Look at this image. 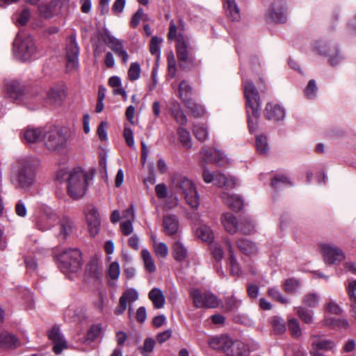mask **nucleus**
<instances>
[{"instance_id": "473e14b6", "label": "nucleus", "mask_w": 356, "mask_h": 356, "mask_svg": "<svg viewBox=\"0 0 356 356\" xmlns=\"http://www.w3.org/2000/svg\"><path fill=\"white\" fill-rule=\"evenodd\" d=\"M224 6L226 9L227 16L232 21H238L240 19L239 9L234 0H223Z\"/></svg>"}, {"instance_id": "e433bc0d", "label": "nucleus", "mask_w": 356, "mask_h": 356, "mask_svg": "<svg viewBox=\"0 0 356 356\" xmlns=\"http://www.w3.org/2000/svg\"><path fill=\"white\" fill-rule=\"evenodd\" d=\"M179 140L186 149L192 147V141L190 133L188 130L183 127H179L177 130Z\"/></svg>"}, {"instance_id": "5701e85b", "label": "nucleus", "mask_w": 356, "mask_h": 356, "mask_svg": "<svg viewBox=\"0 0 356 356\" xmlns=\"http://www.w3.org/2000/svg\"><path fill=\"white\" fill-rule=\"evenodd\" d=\"M264 115L268 120H281L285 115L284 110L279 105L267 104Z\"/></svg>"}, {"instance_id": "4468645a", "label": "nucleus", "mask_w": 356, "mask_h": 356, "mask_svg": "<svg viewBox=\"0 0 356 356\" xmlns=\"http://www.w3.org/2000/svg\"><path fill=\"white\" fill-rule=\"evenodd\" d=\"M104 42L112 49V51L122 59L124 63H127L129 60V55L124 47L122 40L111 35H106L104 38Z\"/></svg>"}, {"instance_id": "b1692460", "label": "nucleus", "mask_w": 356, "mask_h": 356, "mask_svg": "<svg viewBox=\"0 0 356 356\" xmlns=\"http://www.w3.org/2000/svg\"><path fill=\"white\" fill-rule=\"evenodd\" d=\"M19 339L7 331L0 332V347L2 348H16L19 346Z\"/></svg>"}, {"instance_id": "a878e982", "label": "nucleus", "mask_w": 356, "mask_h": 356, "mask_svg": "<svg viewBox=\"0 0 356 356\" xmlns=\"http://www.w3.org/2000/svg\"><path fill=\"white\" fill-rule=\"evenodd\" d=\"M148 298L152 301L154 308L161 309L163 307L165 298L159 288L154 287L148 293Z\"/></svg>"}, {"instance_id": "c9c22d12", "label": "nucleus", "mask_w": 356, "mask_h": 356, "mask_svg": "<svg viewBox=\"0 0 356 356\" xmlns=\"http://www.w3.org/2000/svg\"><path fill=\"white\" fill-rule=\"evenodd\" d=\"M321 297L317 293L310 292L305 294L302 298V304L307 307H316L320 302Z\"/></svg>"}, {"instance_id": "f3484780", "label": "nucleus", "mask_w": 356, "mask_h": 356, "mask_svg": "<svg viewBox=\"0 0 356 356\" xmlns=\"http://www.w3.org/2000/svg\"><path fill=\"white\" fill-rule=\"evenodd\" d=\"M286 4L284 1L275 2L270 10L269 17L273 22L284 23L286 22Z\"/></svg>"}, {"instance_id": "49530a36", "label": "nucleus", "mask_w": 356, "mask_h": 356, "mask_svg": "<svg viewBox=\"0 0 356 356\" xmlns=\"http://www.w3.org/2000/svg\"><path fill=\"white\" fill-rule=\"evenodd\" d=\"M120 298L122 300H124L127 305V302L129 303V312L130 313L131 311V303L138 300V293L136 290L130 289L124 291Z\"/></svg>"}, {"instance_id": "37998d69", "label": "nucleus", "mask_w": 356, "mask_h": 356, "mask_svg": "<svg viewBox=\"0 0 356 356\" xmlns=\"http://www.w3.org/2000/svg\"><path fill=\"white\" fill-rule=\"evenodd\" d=\"M240 300L235 296H232L225 298L222 304V308L226 312H232L238 309L240 305Z\"/></svg>"}, {"instance_id": "1a4fd4ad", "label": "nucleus", "mask_w": 356, "mask_h": 356, "mask_svg": "<svg viewBox=\"0 0 356 356\" xmlns=\"http://www.w3.org/2000/svg\"><path fill=\"white\" fill-rule=\"evenodd\" d=\"M190 295L196 308H216L219 305L217 296L211 292H202L199 289H193Z\"/></svg>"}, {"instance_id": "0e129e2a", "label": "nucleus", "mask_w": 356, "mask_h": 356, "mask_svg": "<svg viewBox=\"0 0 356 356\" xmlns=\"http://www.w3.org/2000/svg\"><path fill=\"white\" fill-rule=\"evenodd\" d=\"M101 327L98 325H93L90 327V330L87 333V340L92 341L95 340L100 334Z\"/></svg>"}, {"instance_id": "864d4df0", "label": "nucleus", "mask_w": 356, "mask_h": 356, "mask_svg": "<svg viewBox=\"0 0 356 356\" xmlns=\"http://www.w3.org/2000/svg\"><path fill=\"white\" fill-rule=\"evenodd\" d=\"M154 251L158 257L165 258L168 254V248L163 242H154L153 244Z\"/></svg>"}, {"instance_id": "58836bf2", "label": "nucleus", "mask_w": 356, "mask_h": 356, "mask_svg": "<svg viewBox=\"0 0 356 356\" xmlns=\"http://www.w3.org/2000/svg\"><path fill=\"white\" fill-rule=\"evenodd\" d=\"M191 92L192 88L189 83L185 80L181 81L179 85L178 90V96L181 101L184 102V100L190 99Z\"/></svg>"}, {"instance_id": "bb28decb", "label": "nucleus", "mask_w": 356, "mask_h": 356, "mask_svg": "<svg viewBox=\"0 0 356 356\" xmlns=\"http://www.w3.org/2000/svg\"><path fill=\"white\" fill-rule=\"evenodd\" d=\"M222 223L225 230L232 234L239 229L236 218L232 213H225L222 216Z\"/></svg>"}, {"instance_id": "7c9ffc66", "label": "nucleus", "mask_w": 356, "mask_h": 356, "mask_svg": "<svg viewBox=\"0 0 356 356\" xmlns=\"http://www.w3.org/2000/svg\"><path fill=\"white\" fill-rule=\"evenodd\" d=\"M237 247L241 252L247 255L254 254L258 251L257 245L247 239H240L237 241Z\"/></svg>"}, {"instance_id": "a19ab883", "label": "nucleus", "mask_w": 356, "mask_h": 356, "mask_svg": "<svg viewBox=\"0 0 356 356\" xmlns=\"http://www.w3.org/2000/svg\"><path fill=\"white\" fill-rule=\"evenodd\" d=\"M193 132L195 137L201 142L205 141L208 138L207 128L202 124H195Z\"/></svg>"}, {"instance_id": "bf43d9fd", "label": "nucleus", "mask_w": 356, "mask_h": 356, "mask_svg": "<svg viewBox=\"0 0 356 356\" xmlns=\"http://www.w3.org/2000/svg\"><path fill=\"white\" fill-rule=\"evenodd\" d=\"M268 295L273 299L277 300L282 304L288 303V299L283 297L279 290L275 287L268 289Z\"/></svg>"}, {"instance_id": "79ce46f5", "label": "nucleus", "mask_w": 356, "mask_h": 356, "mask_svg": "<svg viewBox=\"0 0 356 356\" xmlns=\"http://www.w3.org/2000/svg\"><path fill=\"white\" fill-rule=\"evenodd\" d=\"M141 256L144 261L145 269L149 273L154 272L156 266L150 252L147 250L144 249L141 251Z\"/></svg>"}, {"instance_id": "ea45409f", "label": "nucleus", "mask_w": 356, "mask_h": 356, "mask_svg": "<svg viewBox=\"0 0 356 356\" xmlns=\"http://www.w3.org/2000/svg\"><path fill=\"white\" fill-rule=\"evenodd\" d=\"M199 238L205 242H211L213 238V234L211 228L207 225L200 226L196 231Z\"/></svg>"}, {"instance_id": "9b49d317", "label": "nucleus", "mask_w": 356, "mask_h": 356, "mask_svg": "<svg viewBox=\"0 0 356 356\" xmlns=\"http://www.w3.org/2000/svg\"><path fill=\"white\" fill-rule=\"evenodd\" d=\"M202 177L206 183L214 182L216 185L220 187L232 188L236 185V180L235 178L231 177H227L224 174L220 172L212 173L207 169L204 168L202 172Z\"/></svg>"}, {"instance_id": "3c124183", "label": "nucleus", "mask_w": 356, "mask_h": 356, "mask_svg": "<svg viewBox=\"0 0 356 356\" xmlns=\"http://www.w3.org/2000/svg\"><path fill=\"white\" fill-rule=\"evenodd\" d=\"M300 286L301 283L299 280L294 278H289L285 280L284 289L288 293H294Z\"/></svg>"}, {"instance_id": "5fc2aeb1", "label": "nucleus", "mask_w": 356, "mask_h": 356, "mask_svg": "<svg viewBox=\"0 0 356 356\" xmlns=\"http://www.w3.org/2000/svg\"><path fill=\"white\" fill-rule=\"evenodd\" d=\"M256 147L257 151L260 154H265L266 153H267L268 150V145L266 136L262 135L257 136Z\"/></svg>"}, {"instance_id": "72a5a7b5", "label": "nucleus", "mask_w": 356, "mask_h": 356, "mask_svg": "<svg viewBox=\"0 0 356 356\" xmlns=\"http://www.w3.org/2000/svg\"><path fill=\"white\" fill-rule=\"evenodd\" d=\"M183 103L194 117L200 118L204 115V109L203 106L195 102L191 98L184 100Z\"/></svg>"}, {"instance_id": "6e6552de", "label": "nucleus", "mask_w": 356, "mask_h": 356, "mask_svg": "<svg viewBox=\"0 0 356 356\" xmlns=\"http://www.w3.org/2000/svg\"><path fill=\"white\" fill-rule=\"evenodd\" d=\"M43 140L46 147L53 152L60 151L67 147V140L61 129L54 127L45 131Z\"/></svg>"}, {"instance_id": "9d476101", "label": "nucleus", "mask_w": 356, "mask_h": 356, "mask_svg": "<svg viewBox=\"0 0 356 356\" xmlns=\"http://www.w3.org/2000/svg\"><path fill=\"white\" fill-rule=\"evenodd\" d=\"M320 250L326 264L338 265L345 259V254L338 246L323 243L320 245Z\"/></svg>"}, {"instance_id": "6e6d98bb", "label": "nucleus", "mask_w": 356, "mask_h": 356, "mask_svg": "<svg viewBox=\"0 0 356 356\" xmlns=\"http://www.w3.org/2000/svg\"><path fill=\"white\" fill-rule=\"evenodd\" d=\"M162 42V40L159 38L158 37L154 36L152 38L150 44H149V51L152 54L155 55L157 59L159 58L161 51H160V43Z\"/></svg>"}, {"instance_id": "c756f323", "label": "nucleus", "mask_w": 356, "mask_h": 356, "mask_svg": "<svg viewBox=\"0 0 356 356\" xmlns=\"http://www.w3.org/2000/svg\"><path fill=\"white\" fill-rule=\"evenodd\" d=\"M172 250L173 257L177 261L181 262L188 257L187 248L179 241H177L174 243Z\"/></svg>"}, {"instance_id": "de8ad7c7", "label": "nucleus", "mask_w": 356, "mask_h": 356, "mask_svg": "<svg viewBox=\"0 0 356 356\" xmlns=\"http://www.w3.org/2000/svg\"><path fill=\"white\" fill-rule=\"evenodd\" d=\"M56 1H51L48 4H42L39 7L40 14L45 18L51 17L56 13Z\"/></svg>"}, {"instance_id": "dca6fc26", "label": "nucleus", "mask_w": 356, "mask_h": 356, "mask_svg": "<svg viewBox=\"0 0 356 356\" xmlns=\"http://www.w3.org/2000/svg\"><path fill=\"white\" fill-rule=\"evenodd\" d=\"M48 336L54 344L53 350L56 355L60 354L63 350L67 348V342L61 335L58 326H54L49 331Z\"/></svg>"}, {"instance_id": "4be33fe9", "label": "nucleus", "mask_w": 356, "mask_h": 356, "mask_svg": "<svg viewBox=\"0 0 356 356\" xmlns=\"http://www.w3.org/2000/svg\"><path fill=\"white\" fill-rule=\"evenodd\" d=\"M57 220V216L51 212H45L36 221V227L41 231L49 229Z\"/></svg>"}, {"instance_id": "c85d7f7f", "label": "nucleus", "mask_w": 356, "mask_h": 356, "mask_svg": "<svg viewBox=\"0 0 356 356\" xmlns=\"http://www.w3.org/2000/svg\"><path fill=\"white\" fill-rule=\"evenodd\" d=\"M312 345L316 350H332L335 346L334 341L328 339H321L318 336L312 337Z\"/></svg>"}, {"instance_id": "774afa93", "label": "nucleus", "mask_w": 356, "mask_h": 356, "mask_svg": "<svg viewBox=\"0 0 356 356\" xmlns=\"http://www.w3.org/2000/svg\"><path fill=\"white\" fill-rule=\"evenodd\" d=\"M328 57L330 58L329 62L332 66L337 65L341 60V57L339 55V51L337 47H333L332 49V52L328 56Z\"/></svg>"}, {"instance_id": "4d7b16f0", "label": "nucleus", "mask_w": 356, "mask_h": 356, "mask_svg": "<svg viewBox=\"0 0 356 356\" xmlns=\"http://www.w3.org/2000/svg\"><path fill=\"white\" fill-rule=\"evenodd\" d=\"M155 340L152 338H147L145 339L143 346L138 348V350L142 355L152 353L155 346Z\"/></svg>"}, {"instance_id": "ddd939ff", "label": "nucleus", "mask_w": 356, "mask_h": 356, "mask_svg": "<svg viewBox=\"0 0 356 356\" xmlns=\"http://www.w3.org/2000/svg\"><path fill=\"white\" fill-rule=\"evenodd\" d=\"M79 49L75 38L72 37L66 47V67L69 70H76L79 66Z\"/></svg>"}, {"instance_id": "412c9836", "label": "nucleus", "mask_w": 356, "mask_h": 356, "mask_svg": "<svg viewBox=\"0 0 356 356\" xmlns=\"http://www.w3.org/2000/svg\"><path fill=\"white\" fill-rule=\"evenodd\" d=\"M44 133L41 128H27L22 132V138L25 143H34L43 139Z\"/></svg>"}, {"instance_id": "603ef678", "label": "nucleus", "mask_w": 356, "mask_h": 356, "mask_svg": "<svg viewBox=\"0 0 356 356\" xmlns=\"http://www.w3.org/2000/svg\"><path fill=\"white\" fill-rule=\"evenodd\" d=\"M288 328L292 335L295 338H298L302 334V330L299 321L296 318H291L288 321Z\"/></svg>"}, {"instance_id": "69168bd1", "label": "nucleus", "mask_w": 356, "mask_h": 356, "mask_svg": "<svg viewBox=\"0 0 356 356\" xmlns=\"http://www.w3.org/2000/svg\"><path fill=\"white\" fill-rule=\"evenodd\" d=\"M144 15V11L143 8H139L136 11V13L132 16L130 26L133 28H136L139 24L140 20L142 19Z\"/></svg>"}, {"instance_id": "6ab92c4d", "label": "nucleus", "mask_w": 356, "mask_h": 356, "mask_svg": "<svg viewBox=\"0 0 356 356\" xmlns=\"http://www.w3.org/2000/svg\"><path fill=\"white\" fill-rule=\"evenodd\" d=\"M201 156L206 163H213L218 165H223L228 162L223 152L218 149H212L210 151L202 149Z\"/></svg>"}, {"instance_id": "052dcab7", "label": "nucleus", "mask_w": 356, "mask_h": 356, "mask_svg": "<svg viewBox=\"0 0 356 356\" xmlns=\"http://www.w3.org/2000/svg\"><path fill=\"white\" fill-rule=\"evenodd\" d=\"M316 92L317 86L316 81L314 79H311L305 90V94L309 99H313L316 97Z\"/></svg>"}, {"instance_id": "338daca9", "label": "nucleus", "mask_w": 356, "mask_h": 356, "mask_svg": "<svg viewBox=\"0 0 356 356\" xmlns=\"http://www.w3.org/2000/svg\"><path fill=\"white\" fill-rule=\"evenodd\" d=\"M120 229L123 234L126 236L130 235L133 232L132 221L129 219L122 222L120 223Z\"/></svg>"}, {"instance_id": "cd10ccee", "label": "nucleus", "mask_w": 356, "mask_h": 356, "mask_svg": "<svg viewBox=\"0 0 356 356\" xmlns=\"http://www.w3.org/2000/svg\"><path fill=\"white\" fill-rule=\"evenodd\" d=\"M225 244L229 252L230 272L233 275H239L241 274V268L234 257L231 241L228 238H226L225 240Z\"/></svg>"}, {"instance_id": "393cba45", "label": "nucleus", "mask_w": 356, "mask_h": 356, "mask_svg": "<svg viewBox=\"0 0 356 356\" xmlns=\"http://www.w3.org/2000/svg\"><path fill=\"white\" fill-rule=\"evenodd\" d=\"M225 204L234 211H240L243 207V200L238 195L223 193L221 195Z\"/></svg>"}, {"instance_id": "13d9d810", "label": "nucleus", "mask_w": 356, "mask_h": 356, "mask_svg": "<svg viewBox=\"0 0 356 356\" xmlns=\"http://www.w3.org/2000/svg\"><path fill=\"white\" fill-rule=\"evenodd\" d=\"M140 75V66L138 63H132L128 70V76L131 81H136Z\"/></svg>"}, {"instance_id": "2eb2a0df", "label": "nucleus", "mask_w": 356, "mask_h": 356, "mask_svg": "<svg viewBox=\"0 0 356 356\" xmlns=\"http://www.w3.org/2000/svg\"><path fill=\"white\" fill-rule=\"evenodd\" d=\"M177 57L181 67L186 63L193 61L192 56L189 55L188 42L183 35L179 34L177 42Z\"/></svg>"}, {"instance_id": "8fccbe9b", "label": "nucleus", "mask_w": 356, "mask_h": 356, "mask_svg": "<svg viewBox=\"0 0 356 356\" xmlns=\"http://www.w3.org/2000/svg\"><path fill=\"white\" fill-rule=\"evenodd\" d=\"M254 224L248 218H243L239 225V229L243 234H252L254 232Z\"/></svg>"}, {"instance_id": "f257e3e1", "label": "nucleus", "mask_w": 356, "mask_h": 356, "mask_svg": "<svg viewBox=\"0 0 356 356\" xmlns=\"http://www.w3.org/2000/svg\"><path fill=\"white\" fill-rule=\"evenodd\" d=\"M56 179L66 181L68 195L77 200L84 196L92 177L81 169H75L72 171L59 170Z\"/></svg>"}, {"instance_id": "20e7f679", "label": "nucleus", "mask_w": 356, "mask_h": 356, "mask_svg": "<svg viewBox=\"0 0 356 356\" xmlns=\"http://www.w3.org/2000/svg\"><path fill=\"white\" fill-rule=\"evenodd\" d=\"M173 184L181 193L186 202L194 209L200 204V197L193 182L186 177L177 176L174 178Z\"/></svg>"}, {"instance_id": "423d86ee", "label": "nucleus", "mask_w": 356, "mask_h": 356, "mask_svg": "<svg viewBox=\"0 0 356 356\" xmlns=\"http://www.w3.org/2000/svg\"><path fill=\"white\" fill-rule=\"evenodd\" d=\"M37 47L31 36L17 35L13 42V52L15 56L23 61L29 60L37 56Z\"/></svg>"}, {"instance_id": "680f3d73", "label": "nucleus", "mask_w": 356, "mask_h": 356, "mask_svg": "<svg viewBox=\"0 0 356 356\" xmlns=\"http://www.w3.org/2000/svg\"><path fill=\"white\" fill-rule=\"evenodd\" d=\"M120 275V265L118 262H112L108 269V276L113 280H118Z\"/></svg>"}, {"instance_id": "a211bd4d", "label": "nucleus", "mask_w": 356, "mask_h": 356, "mask_svg": "<svg viewBox=\"0 0 356 356\" xmlns=\"http://www.w3.org/2000/svg\"><path fill=\"white\" fill-rule=\"evenodd\" d=\"M5 90L11 98L20 99L24 95L25 86L17 80H6Z\"/></svg>"}, {"instance_id": "aec40b11", "label": "nucleus", "mask_w": 356, "mask_h": 356, "mask_svg": "<svg viewBox=\"0 0 356 356\" xmlns=\"http://www.w3.org/2000/svg\"><path fill=\"white\" fill-rule=\"evenodd\" d=\"M163 231L170 236L176 235L178 233L179 223L178 218L175 215H165L163 219Z\"/></svg>"}, {"instance_id": "4c0bfd02", "label": "nucleus", "mask_w": 356, "mask_h": 356, "mask_svg": "<svg viewBox=\"0 0 356 356\" xmlns=\"http://www.w3.org/2000/svg\"><path fill=\"white\" fill-rule=\"evenodd\" d=\"M86 273L92 277L99 279L102 277V270L99 266V263L97 259L91 260L86 268Z\"/></svg>"}, {"instance_id": "e2e57ef3", "label": "nucleus", "mask_w": 356, "mask_h": 356, "mask_svg": "<svg viewBox=\"0 0 356 356\" xmlns=\"http://www.w3.org/2000/svg\"><path fill=\"white\" fill-rule=\"evenodd\" d=\"M282 184L291 185V181L285 176L275 177L272 179L271 186L274 188H279Z\"/></svg>"}, {"instance_id": "a18cd8bd", "label": "nucleus", "mask_w": 356, "mask_h": 356, "mask_svg": "<svg viewBox=\"0 0 356 356\" xmlns=\"http://www.w3.org/2000/svg\"><path fill=\"white\" fill-rule=\"evenodd\" d=\"M336 47L331 46L329 42L325 41H318L314 47L316 51L322 56H328L332 52V49Z\"/></svg>"}, {"instance_id": "2f4dec72", "label": "nucleus", "mask_w": 356, "mask_h": 356, "mask_svg": "<svg viewBox=\"0 0 356 356\" xmlns=\"http://www.w3.org/2000/svg\"><path fill=\"white\" fill-rule=\"evenodd\" d=\"M65 91L60 88H52L49 90L47 93V98L49 102L54 105H60L64 97H65Z\"/></svg>"}, {"instance_id": "09e8293b", "label": "nucleus", "mask_w": 356, "mask_h": 356, "mask_svg": "<svg viewBox=\"0 0 356 356\" xmlns=\"http://www.w3.org/2000/svg\"><path fill=\"white\" fill-rule=\"evenodd\" d=\"M297 314L302 321L307 324H312L314 321L313 312L305 307H298L296 308Z\"/></svg>"}, {"instance_id": "f03ea898", "label": "nucleus", "mask_w": 356, "mask_h": 356, "mask_svg": "<svg viewBox=\"0 0 356 356\" xmlns=\"http://www.w3.org/2000/svg\"><path fill=\"white\" fill-rule=\"evenodd\" d=\"M35 162L29 159H18L15 163L11 174V181L17 188L26 189L35 181Z\"/></svg>"}, {"instance_id": "f704fd0d", "label": "nucleus", "mask_w": 356, "mask_h": 356, "mask_svg": "<svg viewBox=\"0 0 356 356\" xmlns=\"http://www.w3.org/2000/svg\"><path fill=\"white\" fill-rule=\"evenodd\" d=\"M171 113L175 121L181 126L187 124V118L179 104L175 103L171 108Z\"/></svg>"}, {"instance_id": "c03bdc74", "label": "nucleus", "mask_w": 356, "mask_h": 356, "mask_svg": "<svg viewBox=\"0 0 356 356\" xmlns=\"http://www.w3.org/2000/svg\"><path fill=\"white\" fill-rule=\"evenodd\" d=\"M73 223L68 218H63L60 223V236L65 238L72 231Z\"/></svg>"}, {"instance_id": "f8f14e48", "label": "nucleus", "mask_w": 356, "mask_h": 356, "mask_svg": "<svg viewBox=\"0 0 356 356\" xmlns=\"http://www.w3.org/2000/svg\"><path fill=\"white\" fill-rule=\"evenodd\" d=\"M85 213L89 232L94 236L99 232L100 227V216L99 212L95 206L90 204L86 207Z\"/></svg>"}, {"instance_id": "7ed1b4c3", "label": "nucleus", "mask_w": 356, "mask_h": 356, "mask_svg": "<svg viewBox=\"0 0 356 356\" xmlns=\"http://www.w3.org/2000/svg\"><path fill=\"white\" fill-rule=\"evenodd\" d=\"M243 86L248 124L252 131L255 129L254 125L259 116L260 97L256 86L251 81L248 79L243 81Z\"/></svg>"}, {"instance_id": "39448f33", "label": "nucleus", "mask_w": 356, "mask_h": 356, "mask_svg": "<svg viewBox=\"0 0 356 356\" xmlns=\"http://www.w3.org/2000/svg\"><path fill=\"white\" fill-rule=\"evenodd\" d=\"M208 343L214 350H223L227 356H245L244 345L238 341L233 342L227 336L211 337Z\"/></svg>"}, {"instance_id": "0eeeda50", "label": "nucleus", "mask_w": 356, "mask_h": 356, "mask_svg": "<svg viewBox=\"0 0 356 356\" xmlns=\"http://www.w3.org/2000/svg\"><path fill=\"white\" fill-rule=\"evenodd\" d=\"M58 261L63 272H76L81 266V254L76 248L67 250L59 254Z\"/></svg>"}]
</instances>
